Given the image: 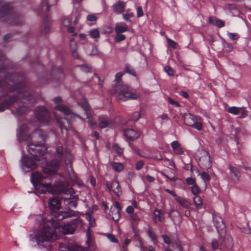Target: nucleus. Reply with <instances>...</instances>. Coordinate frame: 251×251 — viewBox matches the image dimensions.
<instances>
[{
	"mask_svg": "<svg viewBox=\"0 0 251 251\" xmlns=\"http://www.w3.org/2000/svg\"><path fill=\"white\" fill-rule=\"evenodd\" d=\"M37 220L43 225L42 228L36 230L34 234H31L35 238L37 245L42 248L50 247V244L57 239L55 230L59 227V223L55 220L46 221L42 216L38 217Z\"/></svg>",
	"mask_w": 251,
	"mask_h": 251,
	"instance_id": "1",
	"label": "nucleus"
},
{
	"mask_svg": "<svg viewBox=\"0 0 251 251\" xmlns=\"http://www.w3.org/2000/svg\"><path fill=\"white\" fill-rule=\"evenodd\" d=\"M27 131V127L25 125L22 126L19 128L21 137L24 140L32 141L27 144V152L32 156L43 155L47 150V148L43 146L46 139L45 133L40 129H37L30 135L26 136Z\"/></svg>",
	"mask_w": 251,
	"mask_h": 251,
	"instance_id": "2",
	"label": "nucleus"
},
{
	"mask_svg": "<svg viewBox=\"0 0 251 251\" xmlns=\"http://www.w3.org/2000/svg\"><path fill=\"white\" fill-rule=\"evenodd\" d=\"M46 187L49 188V192L53 195H59L64 194L69 196L68 198L63 199L65 204L70 207L75 208L77 206V201L78 197L75 195L74 190L68 186V184L65 182L58 181L55 182L53 186L50 184H45Z\"/></svg>",
	"mask_w": 251,
	"mask_h": 251,
	"instance_id": "3",
	"label": "nucleus"
},
{
	"mask_svg": "<svg viewBox=\"0 0 251 251\" xmlns=\"http://www.w3.org/2000/svg\"><path fill=\"white\" fill-rule=\"evenodd\" d=\"M111 93L116 97L117 100L122 101L136 100L139 97L138 94L133 92L131 89L125 84L114 86L111 90Z\"/></svg>",
	"mask_w": 251,
	"mask_h": 251,
	"instance_id": "4",
	"label": "nucleus"
},
{
	"mask_svg": "<svg viewBox=\"0 0 251 251\" xmlns=\"http://www.w3.org/2000/svg\"><path fill=\"white\" fill-rule=\"evenodd\" d=\"M0 19L9 24L18 25L21 22L19 15L13 10L10 3L0 1Z\"/></svg>",
	"mask_w": 251,
	"mask_h": 251,
	"instance_id": "5",
	"label": "nucleus"
},
{
	"mask_svg": "<svg viewBox=\"0 0 251 251\" xmlns=\"http://www.w3.org/2000/svg\"><path fill=\"white\" fill-rule=\"evenodd\" d=\"M64 155V151L62 146H59L56 149L55 156L58 160L51 161L47 166L43 168L44 173L49 176L56 173L60 166V161Z\"/></svg>",
	"mask_w": 251,
	"mask_h": 251,
	"instance_id": "6",
	"label": "nucleus"
},
{
	"mask_svg": "<svg viewBox=\"0 0 251 251\" xmlns=\"http://www.w3.org/2000/svg\"><path fill=\"white\" fill-rule=\"evenodd\" d=\"M13 82L10 81L6 77L4 80L0 81V88L6 91H17L19 93L18 97L19 98H23V99H26L28 101H31V97L32 96L30 95L28 92L25 91L21 92V90H19L18 86L16 85H15V88H11V86H13Z\"/></svg>",
	"mask_w": 251,
	"mask_h": 251,
	"instance_id": "7",
	"label": "nucleus"
},
{
	"mask_svg": "<svg viewBox=\"0 0 251 251\" xmlns=\"http://www.w3.org/2000/svg\"><path fill=\"white\" fill-rule=\"evenodd\" d=\"M38 156L39 155L37 156H33L34 158L33 159L23 156L21 160L22 169L25 170L27 169V172H28L36 168L38 164L35 162H38L40 160L38 157ZM41 156V155H39V156Z\"/></svg>",
	"mask_w": 251,
	"mask_h": 251,
	"instance_id": "8",
	"label": "nucleus"
},
{
	"mask_svg": "<svg viewBox=\"0 0 251 251\" xmlns=\"http://www.w3.org/2000/svg\"><path fill=\"white\" fill-rule=\"evenodd\" d=\"M201 155L199 158L198 164L200 167L205 170H207L211 167L212 162L210 159L209 153L204 150L200 152Z\"/></svg>",
	"mask_w": 251,
	"mask_h": 251,
	"instance_id": "9",
	"label": "nucleus"
},
{
	"mask_svg": "<svg viewBox=\"0 0 251 251\" xmlns=\"http://www.w3.org/2000/svg\"><path fill=\"white\" fill-rule=\"evenodd\" d=\"M37 120L42 123H46L50 120L49 113L45 106L38 107L35 110Z\"/></svg>",
	"mask_w": 251,
	"mask_h": 251,
	"instance_id": "10",
	"label": "nucleus"
},
{
	"mask_svg": "<svg viewBox=\"0 0 251 251\" xmlns=\"http://www.w3.org/2000/svg\"><path fill=\"white\" fill-rule=\"evenodd\" d=\"M213 222L220 236L222 237L226 232L225 226L222 218L218 214H213Z\"/></svg>",
	"mask_w": 251,
	"mask_h": 251,
	"instance_id": "11",
	"label": "nucleus"
},
{
	"mask_svg": "<svg viewBox=\"0 0 251 251\" xmlns=\"http://www.w3.org/2000/svg\"><path fill=\"white\" fill-rule=\"evenodd\" d=\"M49 176L45 177L43 176V175L38 172H34L32 174L31 176V182L35 186L38 184H41L44 188H46L47 191L49 192V188L46 187L44 185L45 184H50L51 186H53L52 185L51 183H44L43 181L44 179H47Z\"/></svg>",
	"mask_w": 251,
	"mask_h": 251,
	"instance_id": "12",
	"label": "nucleus"
},
{
	"mask_svg": "<svg viewBox=\"0 0 251 251\" xmlns=\"http://www.w3.org/2000/svg\"><path fill=\"white\" fill-rule=\"evenodd\" d=\"M77 104L80 106L85 111V113L87 115V118L90 121V124L92 126H95L96 124L92 121V118L91 117L90 106L88 104L87 100L85 98H82L81 101H78L77 102Z\"/></svg>",
	"mask_w": 251,
	"mask_h": 251,
	"instance_id": "13",
	"label": "nucleus"
},
{
	"mask_svg": "<svg viewBox=\"0 0 251 251\" xmlns=\"http://www.w3.org/2000/svg\"><path fill=\"white\" fill-rule=\"evenodd\" d=\"M121 210V205L118 202H116L114 204L111 206L109 216L113 221H118L120 217Z\"/></svg>",
	"mask_w": 251,
	"mask_h": 251,
	"instance_id": "14",
	"label": "nucleus"
},
{
	"mask_svg": "<svg viewBox=\"0 0 251 251\" xmlns=\"http://www.w3.org/2000/svg\"><path fill=\"white\" fill-rule=\"evenodd\" d=\"M180 116L183 118L185 124L190 126H192L196 121L201 120L200 117H196L191 113L180 114Z\"/></svg>",
	"mask_w": 251,
	"mask_h": 251,
	"instance_id": "15",
	"label": "nucleus"
},
{
	"mask_svg": "<svg viewBox=\"0 0 251 251\" xmlns=\"http://www.w3.org/2000/svg\"><path fill=\"white\" fill-rule=\"evenodd\" d=\"M124 136L128 140L133 141L139 138L140 133L133 129H126L124 131Z\"/></svg>",
	"mask_w": 251,
	"mask_h": 251,
	"instance_id": "16",
	"label": "nucleus"
},
{
	"mask_svg": "<svg viewBox=\"0 0 251 251\" xmlns=\"http://www.w3.org/2000/svg\"><path fill=\"white\" fill-rule=\"evenodd\" d=\"M49 206L53 212L58 211L61 206L60 201L55 198L50 199L49 201Z\"/></svg>",
	"mask_w": 251,
	"mask_h": 251,
	"instance_id": "17",
	"label": "nucleus"
},
{
	"mask_svg": "<svg viewBox=\"0 0 251 251\" xmlns=\"http://www.w3.org/2000/svg\"><path fill=\"white\" fill-rule=\"evenodd\" d=\"M59 231L64 234H71L74 232V228L70 223L64 224L62 226H60L59 224Z\"/></svg>",
	"mask_w": 251,
	"mask_h": 251,
	"instance_id": "18",
	"label": "nucleus"
},
{
	"mask_svg": "<svg viewBox=\"0 0 251 251\" xmlns=\"http://www.w3.org/2000/svg\"><path fill=\"white\" fill-rule=\"evenodd\" d=\"M76 212L68 209L66 211H61L57 215L58 220H62L65 218L71 217L75 215Z\"/></svg>",
	"mask_w": 251,
	"mask_h": 251,
	"instance_id": "19",
	"label": "nucleus"
},
{
	"mask_svg": "<svg viewBox=\"0 0 251 251\" xmlns=\"http://www.w3.org/2000/svg\"><path fill=\"white\" fill-rule=\"evenodd\" d=\"M229 169L230 170V176L231 179L234 181L238 180L240 176V173L239 170L231 165L229 166Z\"/></svg>",
	"mask_w": 251,
	"mask_h": 251,
	"instance_id": "20",
	"label": "nucleus"
},
{
	"mask_svg": "<svg viewBox=\"0 0 251 251\" xmlns=\"http://www.w3.org/2000/svg\"><path fill=\"white\" fill-rule=\"evenodd\" d=\"M54 109L62 113L65 116H68L71 114V110L64 104H57L54 106Z\"/></svg>",
	"mask_w": 251,
	"mask_h": 251,
	"instance_id": "21",
	"label": "nucleus"
},
{
	"mask_svg": "<svg viewBox=\"0 0 251 251\" xmlns=\"http://www.w3.org/2000/svg\"><path fill=\"white\" fill-rule=\"evenodd\" d=\"M171 147L176 154H181L183 153V149L177 141H175L172 142Z\"/></svg>",
	"mask_w": 251,
	"mask_h": 251,
	"instance_id": "22",
	"label": "nucleus"
},
{
	"mask_svg": "<svg viewBox=\"0 0 251 251\" xmlns=\"http://www.w3.org/2000/svg\"><path fill=\"white\" fill-rule=\"evenodd\" d=\"M70 47L73 56L77 58H79V54L77 52V44L74 39L70 40Z\"/></svg>",
	"mask_w": 251,
	"mask_h": 251,
	"instance_id": "23",
	"label": "nucleus"
},
{
	"mask_svg": "<svg viewBox=\"0 0 251 251\" xmlns=\"http://www.w3.org/2000/svg\"><path fill=\"white\" fill-rule=\"evenodd\" d=\"M126 3L122 1H120L113 5V10L117 13H121L125 10L126 7Z\"/></svg>",
	"mask_w": 251,
	"mask_h": 251,
	"instance_id": "24",
	"label": "nucleus"
},
{
	"mask_svg": "<svg viewBox=\"0 0 251 251\" xmlns=\"http://www.w3.org/2000/svg\"><path fill=\"white\" fill-rule=\"evenodd\" d=\"M56 119L61 130H63V129L68 130L70 128L69 122L66 118Z\"/></svg>",
	"mask_w": 251,
	"mask_h": 251,
	"instance_id": "25",
	"label": "nucleus"
},
{
	"mask_svg": "<svg viewBox=\"0 0 251 251\" xmlns=\"http://www.w3.org/2000/svg\"><path fill=\"white\" fill-rule=\"evenodd\" d=\"M225 234L226 233H225V235H223L222 237H221L222 238L224 239L222 244H223L227 250H230L233 245V239L230 237L226 238L225 237Z\"/></svg>",
	"mask_w": 251,
	"mask_h": 251,
	"instance_id": "26",
	"label": "nucleus"
},
{
	"mask_svg": "<svg viewBox=\"0 0 251 251\" xmlns=\"http://www.w3.org/2000/svg\"><path fill=\"white\" fill-rule=\"evenodd\" d=\"M18 100L15 98H10L8 101H5L0 104V112L3 111L7 107L12 104L14 101Z\"/></svg>",
	"mask_w": 251,
	"mask_h": 251,
	"instance_id": "27",
	"label": "nucleus"
},
{
	"mask_svg": "<svg viewBox=\"0 0 251 251\" xmlns=\"http://www.w3.org/2000/svg\"><path fill=\"white\" fill-rule=\"evenodd\" d=\"M176 200L184 208H188L190 207V202L185 198L178 196Z\"/></svg>",
	"mask_w": 251,
	"mask_h": 251,
	"instance_id": "28",
	"label": "nucleus"
},
{
	"mask_svg": "<svg viewBox=\"0 0 251 251\" xmlns=\"http://www.w3.org/2000/svg\"><path fill=\"white\" fill-rule=\"evenodd\" d=\"M99 127L100 128H104L107 127L110 124V121L107 118L104 117L103 116L100 117L99 118Z\"/></svg>",
	"mask_w": 251,
	"mask_h": 251,
	"instance_id": "29",
	"label": "nucleus"
},
{
	"mask_svg": "<svg viewBox=\"0 0 251 251\" xmlns=\"http://www.w3.org/2000/svg\"><path fill=\"white\" fill-rule=\"evenodd\" d=\"M127 30V26L126 24H117L115 31L117 34L124 32Z\"/></svg>",
	"mask_w": 251,
	"mask_h": 251,
	"instance_id": "30",
	"label": "nucleus"
},
{
	"mask_svg": "<svg viewBox=\"0 0 251 251\" xmlns=\"http://www.w3.org/2000/svg\"><path fill=\"white\" fill-rule=\"evenodd\" d=\"M193 201L197 209H199L202 208V200L200 196L198 195L195 196L193 198Z\"/></svg>",
	"mask_w": 251,
	"mask_h": 251,
	"instance_id": "31",
	"label": "nucleus"
},
{
	"mask_svg": "<svg viewBox=\"0 0 251 251\" xmlns=\"http://www.w3.org/2000/svg\"><path fill=\"white\" fill-rule=\"evenodd\" d=\"M70 223L72 225V226L74 227V230L75 228H80L82 226V223L80 219L73 220Z\"/></svg>",
	"mask_w": 251,
	"mask_h": 251,
	"instance_id": "32",
	"label": "nucleus"
},
{
	"mask_svg": "<svg viewBox=\"0 0 251 251\" xmlns=\"http://www.w3.org/2000/svg\"><path fill=\"white\" fill-rule=\"evenodd\" d=\"M66 249V251H82V248L76 245H68Z\"/></svg>",
	"mask_w": 251,
	"mask_h": 251,
	"instance_id": "33",
	"label": "nucleus"
},
{
	"mask_svg": "<svg viewBox=\"0 0 251 251\" xmlns=\"http://www.w3.org/2000/svg\"><path fill=\"white\" fill-rule=\"evenodd\" d=\"M113 185L114 187L113 188L112 191L116 195L119 196L121 194V191L120 190V185L119 183L116 181H113Z\"/></svg>",
	"mask_w": 251,
	"mask_h": 251,
	"instance_id": "34",
	"label": "nucleus"
},
{
	"mask_svg": "<svg viewBox=\"0 0 251 251\" xmlns=\"http://www.w3.org/2000/svg\"><path fill=\"white\" fill-rule=\"evenodd\" d=\"M111 165L112 168L118 172L122 171L124 169V165L121 163L113 162Z\"/></svg>",
	"mask_w": 251,
	"mask_h": 251,
	"instance_id": "35",
	"label": "nucleus"
},
{
	"mask_svg": "<svg viewBox=\"0 0 251 251\" xmlns=\"http://www.w3.org/2000/svg\"><path fill=\"white\" fill-rule=\"evenodd\" d=\"M89 35L93 39H98L100 37V33L98 29L95 28L89 31Z\"/></svg>",
	"mask_w": 251,
	"mask_h": 251,
	"instance_id": "36",
	"label": "nucleus"
},
{
	"mask_svg": "<svg viewBox=\"0 0 251 251\" xmlns=\"http://www.w3.org/2000/svg\"><path fill=\"white\" fill-rule=\"evenodd\" d=\"M243 109V107H239L236 106H232L228 108L227 111L229 113L233 114V115H237L240 111Z\"/></svg>",
	"mask_w": 251,
	"mask_h": 251,
	"instance_id": "37",
	"label": "nucleus"
},
{
	"mask_svg": "<svg viewBox=\"0 0 251 251\" xmlns=\"http://www.w3.org/2000/svg\"><path fill=\"white\" fill-rule=\"evenodd\" d=\"M123 19L128 21L131 18L134 17V14L130 11V9H128L126 13L123 14Z\"/></svg>",
	"mask_w": 251,
	"mask_h": 251,
	"instance_id": "38",
	"label": "nucleus"
},
{
	"mask_svg": "<svg viewBox=\"0 0 251 251\" xmlns=\"http://www.w3.org/2000/svg\"><path fill=\"white\" fill-rule=\"evenodd\" d=\"M154 214L155 217H157L160 222L164 221L163 214L162 213L160 210L155 209L154 210Z\"/></svg>",
	"mask_w": 251,
	"mask_h": 251,
	"instance_id": "39",
	"label": "nucleus"
},
{
	"mask_svg": "<svg viewBox=\"0 0 251 251\" xmlns=\"http://www.w3.org/2000/svg\"><path fill=\"white\" fill-rule=\"evenodd\" d=\"M201 177L204 181L205 184L206 185V182L210 180V176L206 172H203L200 174Z\"/></svg>",
	"mask_w": 251,
	"mask_h": 251,
	"instance_id": "40",
	"label": "nucleus"
},
{
	"mask_svg": "<svg viewBox=\"0 0 251 251\" xmlns=\"http://www.w3.org/2000/svg\"><path fill=\"white\" fill-rule=\"evenodd\" d=\"M224 50L226 52H229L233 50V47L232 45L230 43H226L225 42L224 43Z\"/></svg>",
	"mask_w": 251,
	"mask_h": 251,
	"instance_id": "41",
	"label": "nucleus"
},
{
	"mask_svg": "<svg viewBox=\"0 0 251 251\" xmlns=\"http://www.w3.org/2000/svg\"><path fill=\"white\" fill-rule=\"evenodd\" d=\"M191 191L195 196H197L200 193V189L197 184H195L192 186Z\"/></svg>",
	"mask_w": 251,
	"mask_h": 251,
	"instance_id": "42",
	"label": "nucleus"
},
{
	"mask_svg": "<svg viewBox=\"0 0 251 251\" xmlns=\"http://www.w3.org/2000/svg\"><path fill=\"white\" fill-rule=\"evenodd\" d=\"M165 71L169 75L173 76L175 74L174 69L169 66H166L164 67Z\"/></svg>",
	"mask_w": 251,
	"mask_h": 251,
	"instance_id": "43",
	"label": "nucleus"
},
{
	"mask_svg": "<svg viewBox=\"0 0 251 251\" xmlns=\"http://www.w3.org/2000/svg\"><path fill=\"white\" fill-rule=\"evenodd\" d=\"M113 151L117 153L122 154L123 152V149L120 147L117 144H114L112 147Z\"/></svg>",
	"mask_w": 251,
	"mask_h": 251,
	"instance_id": "44",
	"label": "nucleus"
},
{
	"mask_svg": "<svg viewBox=\"0 0 251 251\" xmlns=\"http://www.w3.org/2000/svg\"><path fill=\"white\" fill-rule=\"evenodd\" d=\"M125 71L126 73H127L130 75H131L133 76L136 75V73H135L134 69H133L132 67H130V66L126 65V66Z\"/></svg>",
	"mask_w": 251,
	"mask_h": 251,
	"instance_id": "45",
	"label": "nucleus"
},
{
	"mask_svg": "<svg viewBox=\"0 0 251 251\" xmlns=\"http://www.w3.org/2000/svg\"><path fill=\"white\" fill-rule=\"evenodd\" d=\"M166 40L168 44V46L174 49H176L177 43L175 42L174 41L171 40L168 37H166Z\"/></svg>",
	"mask_w": 251,
	"mask_h": 251,
	"instance_id": "46",
	"label": "nucleus"
},
{
	"mask_svg": "<svg viewBox=\"0 0 251 251\" xmlns=\"http://www.w3.org/2000/svg\"><path fill=\"white\" fill-rule=\"evenodd\" d=\"M126 37L124 35L121 34L120 33L117 34L115 37V40L116 42H119L125 40Z\"/></svg>",
	"mask_w": 251,
	"mask_h": 251,
	"instance_id": "47",
	"label": "nucleus"
},
{
	"mask_svg": "<svg viewBox=\"0 0 251 251\" xmlns=\"http://www.w3.org/2000/svg\"><path fill=\"white\" fill-rule=\"evenodd\" d=\"M228 37L232 40H236L239 38V36L237 33H227Z\"/></svg>",
	"mask_w": 251,
	"mask_h": 251,
	"instance_id": "48",
	"label": "nucleus"
},
{
	"mask_svg": "<svg viewBox=\"0 0 251 251\" xmlns=\"http://www.w3.org/2000/svg\"><path fill=\"white\" fill-rule=\"evenodd\" d=\"M211 247L212 249V250L215 251L217 249H218L219 245L218 242L216 239H213L211 243Z\"/></svg>",
	"mask_w": 251,
	"mask_h": 251,
	"instance_id": "49",
	"label": "nucleus"
},
{
	"mask_svg": "<svg viewBox=\"0 0 251 251\" xmlns=\"http://www.w3.org/2000/svg\"><path fill=\"white\" fill-rule=\"evenodd\" d=\"M192 126L198 130H201L202 128L201 123L198 122V121H196L195 124Z\"/></svg>",
	"mask_w": 251,
	"mask_h": 251,
	"instance_id": "50",
	"label": "nucleus"
},
{
	"mask_svg": "<svg viewBox=\"0 0 251 251\" xmlns=\"http://www.w3.org/2000/svg\"><path fill=\"white\" fill-rule=\"evenodd\" d=\"M100 54L99 50L97 47H93L92 50V51L88 53L89 56L92 55H98Z\"/></svg>",
	"mask_w": 251,
	"mask_h": 251,
	"instance_id": "51",
	"label": "nucleus"
},
{
	"mask_svg": "<svg viewBox=\"0 0 251 251\" xmlns=\"http://www.w3.org/2000/svg\"><path fill=\"white\" fill-rule=\"evenodd\" d=\"M186 181L188 185H193V186L196 184V179L193 177H189L187 178Z\"/></svg>",
	"mask_w": 251,
	"mask_h": 251,
	"instance_id": "52",
	"label": "nucleus"
},
{
	"mask_svg": "<svg viewBox=\"0 0 251 251\" xmlns=\"http://www.w3.org/2000/svg\"><path fill=\"white\" fill-rule=\"evenodd\" d=\"M69 115H70V118L72 120H75L76 118H78L80 120H81L82 121H84L85 120V119H83V118H82L81 116H80L78 115H77L76 114H75V113H73L72 111H71V114H70Z\"/></svg>",
	"mask_w": 251,
	"mask_h": 251,
	"instance_id": "53",
	"label": "nucleus"
},
{
	"mask_svg": "<svg viewBox=\"0 0 251 251\" xmlns=\"http://www.w3.org/2000/svg\"><path fill=\"white\" fill-rule=\"evenodd\" d=\"M140 117L141 113L140 112H135L132 114V120L133 121H137Z\"/></svg>",
	"mask_w": 251,
	"mask_h": 251,
	"instance_id": "54",
	"label": "nucleus"
},
{
	"mask_svg": "<svg viewBox=\"0 0 251 251\" xmlns=\"http://www.w3.org/2000/svg\"><path fill=\"white\" fill-rule=\"evenodd\" d=\"M87 20L90 22H94L97 20V18L94 14H89L87 16Z\"/></svg>",
	"mask_w": 251,
	"mask_h": 251,
	"instance_id": "55",
	"label": "nucleus"
},
{
	"mask_svg": "<svg viewBox=\"0 0 251 251\" xmlns=\"http://www.w3.org/2000/svg\"><path fill=\"white\" fill-rule=\"evenodd\" d=\"M124 75V73L122 72H118L115 75V81L117 83L120 82L121 80L122 77Z\"/></svg>",
	"mask_w": 251,
	"mask_h": 251,
	"instance_id": "56",
	"label": "nucleus"
},
{
	"mask_svg": "<svg viewBox=\"0 0 251 251\" xmlns=\"http://www.w3.org/2000/svg\"><path fill=\"white\" fill-rule=\"evenodd\" d=\"M148 235L153 241L155 242L156 241V235L152 231L149 229L148 230Z\"/></svg>",
	"mask_w": 251,
	"mask_h": 251,
	"instance_id": "57",
	"label": "nucleus"
},
{
	"mask_svg": "<svg viewBox=\"0 0 251 251\" xmlns=\"http://www.w3.org/2000/svg\"><path fill=\"white\" fill-rule=\"evenodd\" d=\"M144 165V163L142 160L138 161L136 164L135 168L136 170H140L142 169Z\"/></svg>",
	"mask_w": 251,
	"mask_h": 251,
	"instance_id": "58",
	"label": "nucleus"
},
{
	"mask_svg": "<svg viewBox=\"0 0 251 251\" xmlns=\"http://www.w3.org/2000/svg\"><path fill=\"white\" fill-rule=\"evenodd\" d=\"M108 239L113 243H117V239L115 238V236L112 234H108L107 235Z\"/></svg>",
	"mask_w": 251,
	"mask_h": 251,
	"instance_id": "59",
	"label": "nucleus"
},
{
	"mask_svg": "<svg viewBox=\"0 0 251 251\" xmlns=\"http://www.w3.org/2000/svg\"><path fill=\"white\" fill-rule=\"evenodd\" d=\"M215 26L219 28L223 27L225 26V23L223 21L218 19V20L217 21V23H216Z\"/></svg>",
	"mask_w": 251,
	"mask_h": 251,
	"instance_id": "60",
	"label": "nucleus"
},
{
	"mask_svg": "<svg viewBox=\"0 0 251 251\" xmlns=\"http://www.w3.org/2000/svg\"><path fill=\"white\" fill-rule=\"evenodd\" d=\"M132 220L134 222H138L140 221V218L136 214H133L131 215Z\"/></svg>",
	"mask_w": 251,
	"mask_h": 251,
	"instance_id": "61",
	"label": "nucleus"
},
{
	"mask_svg": "<svg viewBox=\"0 0 251 251\" xmlns=\"http://www.w3.org/2000/svg\"><path fill=\"white\" fill-rule=\"evenodd\" d=\"M218 20V19L215 17H210L209 19V23L214 25H216V23H217V21Z\"/></svg>",
	"mask_w": 251,
	"mask_h": 251,
	"instance_id": "62",
	"label": "nucleus"
},
{
	"mask_svg": "<svg viewBox=\"0 0 251 251\" xmlns=\"http://www.w3.org/2000/svg\"><path fill=\"white\" fill-rule=\"evenodd\" d=\"M144 15L142 8L141 6H139L137 8V16L138 17H142Z\"/></svg>",
	"mask_w": 251,
	"mask_h": 251,
	"instance_id": "63",
	"label": "nucleus"
},
{
	"mask_svg": "<svg viewBox=\"0 0 251 251\" xmlns=\"http://www.w3.org/2000/svg\"><path fill=\"white\" fill-rule=\"evenodd\" d=\"M50 28V26L48 24H46L44 25V27L43 29L41 30V32L42 33H47L49 32Z\"/></svg>",
	"mask_w": 251,
	"mask_h": 251,
	"instance_id": "64",
	"label": "nucleus"
}]
</instances>
